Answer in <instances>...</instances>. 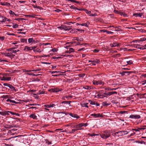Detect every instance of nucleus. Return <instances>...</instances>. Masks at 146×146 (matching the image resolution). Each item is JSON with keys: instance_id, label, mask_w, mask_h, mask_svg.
Returning <instances> with one entry per match:
<instances>
[{"instance_id": "nucleus-47", "label": "nucleus", "mask_w": 146, "mask_h": 146, "mask_svg": "<svg viewBox=\"0 0 146 146\" xmlns=\"http://www.w3.org/2000/svg\"><path fill=\"white\" fill-rule=\"evenodd\" d=\"M103 105L104 106H107L109 105L106 102H105L103 103Z\"/></svg>"}, {"instance_id": "nucleus-64", "label": "nucleus", "mask_w": 146, "mask_h": 146, "mask_svg": "<svg viewBox=\"0 0 146 146\" xmlns=\"http://www.w3.org/2000/svg\"><path fill=\"white\" fill-rule=\"evenodd\" d=\"M146 84V80H144L142 82V85H144Z\"/></svg>"}, {"instance_id": "nucleus-44", "label": "nucleus", "mask_w": 146, "mask_h": 146, "mask_svg": "<svg viewBox=\"0 0 146 146\" xmlns=\"http://www.w3.org/2000/svg\"><path fill=\"white\" fill-rule=\"evenodd\" d=\"M27 16L29 18L32 17L33 18L35 17V15H27Z\"/></svg>"}, {"instance_id": "nucleus-36", "label": "nucleus", "mask_w": 146, "mask_h": 146, "mask_svg": "<svg viewBox=\"0 0 146 146\" xmlns=\"http://www.w3.org/2000/svg\"><path fill=\"white\" fill-rule=\"evenodd\" d=\"M127 64L131 65L133 64V62L132 60H130L127 61Z\"/></svg>"}, {"instance_id": "nucleus-49", "label": "nucleus", "mask_w": 146, "mask_h": 146, "mask_svg": "<svg viewBox=\"0 0 146 146\" xmlns=\"http://www.w3.org/2000/svg\"><path fill=\"white\" fill-rule=\"evenodd\" d=\"M44 93V92L43 91H39L38 93V94H41Z\"/></svg>"}, {"instance_id": "nucleus-28", "label": "nucleus", "mask_w": 146, "mask_h": 146, "mask_svg": "<svg viewBox=\"0 0 146 146\" xmlns=\"http://www.w3.org/2000/svg\"><path fill=\"white\" fill-rule=\"evenodd\" d=\"M76 38L75 39V40H77L78 41H83V39L82 38Z\"/></svg>"}, {"instance_id": "nucleus-9", "label": "nucleus", "mask_w": 146, "mask_h": 146, "mask_svg": "<svg viewBox=\"0 0 146 146\" xmlns=\"http://www.w3.org/2000/svg\"><path fill=\"white\" fill-rule=\"evenodd\" d=\"M11 78L10 77H5L3 76L1 79V80L10 81L11 80Z\"/></svg>"}, {"instance_id": "nucleus-54", "label": "nucleus", "mask_w": 146, "mask_h": 146, "mask_svg": "<svg viewBox=\"0 0 146 146\" xmlns=\"http://www.w3.org/2000/svg\"><path fill=\"white\" fill-rule=\"evenodd\" d=\"M145 38H141L140 40H139V41L142 42L144 41H145Z\"/></svg>"}, {"instance_id": "nucleus-58", "label": "nucleus", "mask_w": 146, "mask_h": 146, "mask_svg": "<svg viewBox=\"0 0 146 146\" xmlns=\"http://www.w3.org/2000/svg\"><path fill=\"white\" fill-rule=\"evenodd\" d=\"M44 107H45L46 108H50V105H44Z\"/></svg>"}, {"instance_id": "nucleus-18", "label": "nucleus", "mask_w": 146, "mask_h": 146, "mask_svg": "<svg viewBox=\"0 0 146 146\" xmlns=\"http://www.w3.org/2000/svg\"><path fill=\"white\" fill-rule=\"evenodd\" d=\"M6 101L7 102H10L12 103H14V104H17V102H15V101L14 100H11L9 99H7L6 100Z\"/></svg>"}, {"instance_id": "nucleus-51", "label": "nucleus", "mask_w": 146, "mask_h": 146, "mask_svg": "<svg viewBox=\"0 0 146 146\" xmlns=\"http://www.w3.org/2000/svg\"><path fill=\"white\" fill-rule=\"evenodd\" d=\"M5 115H9V111H5Z\"/></svg>"}, {"instance_id": "nucleus-15", "label": "nucleus", "mask_w": 146, "mask_h": 146, "mask_svg": "<svg viewBox=\"0 0 146 146\" xmlns=\"http://www.w3.org/2000/svg\"><path fill=\"white\" fill-rule=\"evenodd\" d=\"M89 62H91L92 63H93V62H96V64H98L100 62V61L99 60H88Z\"/></svg>"}, {"instance_id": "nucleus-26", "label": "nucleus", "mask_w": 146, "mask_h": 146, "mask_svg": "<svg viewBox=\"0 0 146 146\" xmlns=\"http://www.w3.org/2000/svg\"><path fill=\"white\" fill-rule=\"evenodd\" d=\"M20 41L22 42H27V39L25 38H21Z\"/></svg>"}, {"instance_id": "nucleus-13", "label": "nucleus", "mask_w": 146, "mask_h": 146, "mask_svg": "<svg viewBox=\"0 0 146 146\" xmlns=\"http://www.w3.org/2000/svg\"><path fill=\"white\" fill-rule=\"evenodd\" d=\"M67 131H68V133H73L74 132L77 131L76 130V129H72L71 131L70 130H69L68 128H67Z\"/></svg>"}, {"instance_id": "nucleus-57", "label": "nucleus", "mask_w": 146, "mask_h": 146, "mask_svg": "<svg viewBox=\"0 0 146 146\" xmlns=\"http://www.w3.org/2000/svg\"><path fill=\"white\" fill-rule=\"evenodd\" d=\"M8 62V61L6 60H1L0 59V62Z\"/></svg>"}, {"instance_id": "nucleus-29", "label": "nucleus", "mask_w": 146, "mask_h": 146, "mask_svg": "<svg viewBox=\"0 0 146 146\" xmlns=\"http://www.w3.org/2000/svg\"><path fill=\"white\" fill-rule=\"evenodd\" d=\"M4 22L6 21L10 22L11 20L9 19H7L6 17H4Z\"/></svg>"}, {"instance_id": "nucleus-42", "label": "nucleus", "mask_w": 146, "mask_h": 146, "mask_svg": "<svg viewBox=\"0 0 146 146\" xmlns=\"http://www.w3.org/2000/svg\"><path fill=\"white\" fill-rule=\"evenodd\" d=\"M73 117L76 118H79L80 117L77 114H74Z\"/></svg>"}, {"instance_id": "nucleus-3", "label": "nucleus", "mask_w": 146, "mask_h": 146, "mask_svg": "<svg viewBox=\"0 0 146 146\" xmlns=\"http://www.w3.org/2000/svg\"><path fill=\"white\" fill-rule=\"evenodd\" d=\"M92 82L93 84L94 85H101L103 86L104 84V82L101 80L98 81L93 80Z\"/></svg>"}, {"instance_id": "nucleus-40", "label": "nucleus", "mask_w": 146, "mask_h": 146, "mask_svg": "<svg viewBox=\"0 0 146 146\" xmlns=\"http://www.w3.org/2000/svg\"><path fill=\"white\" fill-rule=\"evenodd\" d=\"M124 72H125V74H127V75H129L130 74L132 73L133 72L132 71H123Z\"/></svg>"}, {"instance_id": "nucleus-27", "label": "nucleus", "mask_w": 146, "mask_h": 146, "mask_svg": "<svg viewBox=\"0 0 146 146\" xmlns=\"http://www.w3.org/2000/svg\"><path fill=\"white\" fill-rule=\"evenodd\" d=\"M11 53V52L5 53H3V54L5 56L10 57Z\"/></svg>"}, {"instance_id": "nucleus-19", "label": "nucleus", "mask_w": 146, "mask_h": 146, "mask_svg": "<svg viewBox=\"0 0 146 146\" xmlns=\"http://www.w3.org/2000/svg\"><path fill=\"white\" fill-rule=\"evenodd\" d=\"M90 23L88 22H87L86 23H82L81 24V25L82 26H85L86 27H88V25H89Z\"/></svg>"}, {"instance_id": "nucleus-41", "label": "nucleus", "mask_w": 146, "mask_h": 146, "mask_svg": "<svg viewBox=\"0 0 146 146\" xmlns=\"http://www.w3.org/2000/svg\"><path fill=\"white\" fill-rule=\"evenodd\" d=\"M70 1L72 2H74L77 3H80V2L78 1L75 0H70Z\"/></svg>"}, {"instance_id": "nucleus-5", "label": "nucleus", "mask_w": 146, "mask_h": 146, "mask_svg": "<svg viewBox=\"0 0 146 146\" xmlns=\"http://www.w3.org/2000/svg\"><path fill=\"white\" fill-rule=\"evenodd\" d=\"M84 123H81L76 125L75 128L76 129V130L78 131L79 130H81L82 129L80 128L84 126Z\"/></svg>"}, {"instance_id": "nucleus-23", "label": "nucleus", "mask_w": 146, "mask_h": 146, "mask_svg": "<svg viewBox=\"0 0 146 146\" xmlns=\"http://www.w3.org/2000/svg\"><path fill=\"white\" fill-rule=\"evenodd\" d=\"M109 92L108 96H110L111 95L113 94H117V92H115V91L110 92Z\"/></svg>"}, {"instance_id": "nucleus-32", "label": "nucleus", "mask_w": 146, "mask_h": 146, "mask_svg": "<svg viewBox=\"0 0 146 146\" xmlns=\"http://www.w3.org/2000/svg\"><path fill=\"white\" fill-rule=\"evenodd\" d=\"M25 19L24 18H16L15 19V20L18 21H23Z\"/></svg>"}, {"instance_id": "nucleus-17", "label": "nucleus", "mask_w": 146, "mask_h": 146, "mask_svg": "<svg viewBox=\"0 0 146 146\" xmlns=\"http://www.w3.org/2000/svg\"><path fill=\"white\" fill-rule=\"evenodd\" d=\"M70 8L72 9H76L79 11L82 10L79 9H78L74 6V5H72L70 7Z\"/></svg>"}, {"instance_id": "nucleus-31", "label": "nucleus", "mask_w": 146, "mask_h": 146, "mask_svg": "<svg viewBox=\"0 0 146 146\" xmlns=\"http://www.w3.org/2000/svg\"><path fill=\"white\" fill-rule=\"evenodd\" d=\"M88 103H84L82 105L83 107H85L87 108H88Z\"/></svg>"}, {"instance_id": "nucleus-2", "label": "nucleus", "mask_w": 146, "mask_h": 146, "mask_svg": "<svg viewBox=\"0 0 146 146\" xmlns=\"http://www.w3.org/2000/svg\"><path fill=\"white\" fill-rule=\"evenodd\" d=\"M128 133V132L127 131H124L116 132L115 134L116 135H117L119 136L127 134Z\"/></svg>"}, {"instance_id": "nucleus-8", "label": "nucleus", "mask_w": 146, "mask_h": 146, "mask_svg": "<svg viewBox=\"0 0 146 146\" xmlns=\"http://www.w3.org/2000/svg\"><path fill=\"white\" fill-rule=\"evenodd\" d=\"M72 29V26H67L64 25V27L63 28V29L66 31H69Z\"/></svg>"}, {"instance_id": "nucleus-59", "label": "nucleus", "mask_w": 146, "mask_h": 146, "mask_svg": "<svg viewBox=\"0 0 146 146\" xmlns=\"http://www.w3.org/2000/svg\"><path fill=\"white\" fill-rule=\"evenodd\" d=\"M127 111H120L119 113L120 114H123L125 113H127Z\"/></svg>"}, {"instance_id": "nucleus-16", "label": "nucleus", "mask_w": 146, "mask_h": 146, "mask_svg": "<svg viewBox=\"0 0 146 146\" xmlns=\"http://www.w3.org/2000/svg\"><path fill=\"white\" fill-rule=\"evenodd\" d=\"M50 72L52 74H54V73L60 74V73H62V72L60 71H50Z\"/></svg>"}, {"instance_id": "nucleus-50", "label": "nucleus", "mask_w": 146, "mask_h": 146, "mask_svg": "<svg viewBox=\"0 0 146 146\" xmlns=\"http://www.w3.org/2000/svg\"><path fill=\"white\" fill-rule=\"evenodd\" d=\"M5 111H0V114L3 116H5Z\"/></svg>"}, {"instance_id": "nucleus-37", "label": "nucleus", "mask_w": 146, "mask_h": 146, "mask_svg": "<svg viewBox=\"0 0 146 146\" xmlns=\"http://www.w3.org/2000/svg\"><path fill=\"white\" fill-rule=\"evenodd\" d=\"M89 102L90 103V104L91 105H94L96 104L94 102L92 101L91 100H89Z\"/></svg>"}, {"instance_id": "nucleus-24", "label": "nucleus", "mask_w": 146, "mask_h": 146, "mask_svg": "<svg viewBox=\"0 0 146 146\" xmlns=\"http://www.w3.org/2000/svg\"><path fill=\"white\" fill-rule=\"evenodd\" d=\"M134 16H135L136 17H141L142 16V14L141 13H135L134 14Z\"/></svg>"}, {"instance_id": "nucleus-39", "label": "nucleus", "mask_w": 146, "mask_h": 146, "mask_svg": "<svg viewBox=\"0 0 146 146\" xmlns=\"http://www.w3.org/2000/svg\"><path fill=\"white\" fill-rule=\"evenodd\" d=\"M71 128H75V126L76 125H74V123H70Z\"/></svg>"}, {"instance_id": "nucleus-55", "label": "nucleus", "mask_w": 146, "mask_h": 146, "mask_svg": "<svg viewBox=\"0 0 146 146\" xmlns=\"http://www.w3.org/2000/svg\"><path fill=\"white\" fill-rule=\"evenodd\" d=\"M141 130V129L140 128H138L137 129H133V130H135L136 131H138Z\"/></svg>"}, {"instance_id": "nucleus-6", "label": "nucleus", "mask_w": 146, "mask_h": 146, "mask_svg": "<svg viewBox=\"0 0 146 146\" xmlns=\"http://www.w3.org/2000/svg\"><path fill=\"white\" fill-rule=\"evenodd\" d=\"M91 116H94L96 118H98L99 117H103V115H102V114H100V113H97V114H92L91 115Z\"/></svg>"}, {"instance_id": "nucleus-38", "label": "nucleus", "mask_w": 146, "mask_h": 146, "mask_svg": "<svg viewBox=\"0 0 146 146\" xmlns=\"http://www.w3.org/2000/svg\"><path fill=\"white\" fill-rule=\"evenodd\" d=\"M84 11L87 14H90L91 13V11H88L87 9H84Z\"/></svg>"}, {"instance_id": "nucleus-56", "label": "nucleus", "mask_w": 146, "mask_h": 146, "mask_svg": "<svg viewBox=\"0 0 146 146\" xmlns=\"http://www.w3.org/2000/svg\"><path fill=\"white\" fill-rule=\"evenodd\" d=\"M140 49H146V48H145V45L143 46H142L141 47H140Z\"/></svg>"}, {"instance_id": "nucleus-4", "label": "nucleus", "mask_w": 146, "mask_h": 146, "mask_svg": "<svg viewBox=\"0 0 146 146\" xmlns=\"http://www.w3.org/2000/svg\"><path fill=\"white\" fill-rule=\"evenodd\" d=\"M129 117L133 119H138L140 118L141 117L139 115L131 114L129 116Z\"/></svg>"}, {"instance_id": "nucleus-34", "label": "nucleus", "mask_w": 146, "mask_h": 146, "mask_svg": "<svg viewBox=\"0 0 146 146\" xmlns=\"http://www.w3.org/2000/svg\"><path fill=\"white\" fill-rule=\"evenodd\" d=\"M30 117L33 118V119H35L36 117V116L34 114H31Z\"/></svg>"}, {"instance_id": "nucleus-22", "label": "nucleus", "mask_w": 146, "mask_h": 146, "mask_svg": "<svg viewBox=\"0 0 146 146\" xmlns=\"http://www.w3.org/2000/svg\"><path fill=\"white\" fill-rule=\"evenodd\" d=\"M43 50H40V49L39 48H36L35 49H34L33 50V51L35 52H39V53H40Z\"/></svg>"}, {"instance_id": "nucleus-52", "label": "nucleus", "mask_w": 146, "mask_h": 146, "mask_svg": "<svg viewBox=\"0 0 146 146\" xmlns=\"http://www.w3.org/2000/svg\"><path fill=\"white\" fill-rule=\"evenodd\" d=\"M18 26V25L17 24H15L13 26V28H17Z\"/></svg>"}, {"instance_id": "nucleus-45", "label": "nucleus", "mask_w": 146, "mask_h": 146, "mask_svg": "<svg viewBox=\"0 0 146 146\" xmlns=\"http://www.w3.org/2000/svg\"><path fill=\"white\" fill-rule=\"evenodd\" d=\"M41 70L40 69L38 68L36 70H32V71H33V72H37V71H40V70Z\"/></svg>"}, {"instance_id": "nucleus-14", "label": "nucleus", "mask_w": 146, "mask_h": 146, "mask_svg": "<svg viewBox=\"0 0 146 146\" xmlns=\"http://www.w3.org/2000/svg\"><path fill=\"white\" fill-rule=\"evenodd\" d=\"M74 49L72 48H70L68 50L65 51V52L67 53H70L72 52H74Z\"/></svg>"}, {"instance_id": "nucleus-21", "label": "nucleus", "mask_w": 146, "mask_h": 146, "mask_svg": "<svg viewBox=\"0 0 146 146\" xmlns=\"http://www.w3.org/2000/svg\"><path fill=\"white\" fill-rule=\"evenodd\" d=\"M114 12H115V13L119 14L121 15H123V13H122V12H119L116 10H114Z\"/></svg>"}, {"instance_id": "nucleus-30", "label": "nucleus", "mask_w": 146, "mask_h": 146, "mask_svg": "<svg viewBox=\"0 0 146 146\" xmlns=\"http://www.w3.org/2000/svg\"><path fill=\"white\" fill-rule=\"evenodd\" d=\"M9 87L11 89H13V90L16 91L15 88L13 86L10 84Z\"/></svg>"}, {"instance_id": "nucleus-10", "label": "nucleus", "mask_w": 146, "mask_h": 146, "mask_svg": "<svg viewBox=\"0 0 146 146\" xmlns=\"http://www.w3.org/2000/svg\"><path fill=\"white\" fill-rule=\"evenodd\" d=\"M120 44L119 43H117L116 42H114L113 44H110L111 47H113L115 46H119Z\"/></svg>"}, {"instance_id": "nucleus-53", "label": "nucleus", "mask_w": 146, "mask_h": 146, "mask_svg": "<svg viewBox=\"0 0 146 146\" xmlns=\"http://www.w3.org/2000/svg\"><path fill=\"white\" fill-rule=\"evenodd\" d=\"M3 97L5 99L9 98V96L8 95L3 96Z\"/></svg>"}, {"instance_id": "nucleus-11", "label": "nucleus", "mask_w": 146, "mask_h": 146, "mask_svg": "<svg viewBox=\"0 0 146 146\" xmlns=\"http://www.w3.org/2000/svg\"><path fill=\"white\" fill-rule=\"evenodd\" d=\"M71 101H64L62 102L61 103L62 104H64L65 105L68 104L69 106H70V103Z\"/></svg>"}, {"instance_id": "nucleus-1", "label": "nucleus", "mask_w": 146, "mask_h": 146, "mask_svg": "<svg viewBox=\"0 0 146 146\" xmlns=\"http://www.w3.org/2000/svg\"><path fill=\"white\" fill-rule=\"evenodd\" d=\"M100 136L102 138L106 139L110 136V134L109 133L108 131H106L104 132V133L100 134Z\"/></svg>"}, {"instance_id": "nucleus-62", "label": "nucleus", "mask_w": 146, "mask_h": 146, "mask_svg": "<svg viewBox=\"0 0 146 146\" xmlns=\"http://www.w3.org/2000/svg\"><path fill=\"white\" fill-rule=\"evenodd\" d=\"M48 91L52 92H54V90L53 88H52L51 89L48 90Z\"/></svg>"}, {"instance_id": "nucleus-43", "label": "nucleus", "mask_w": 146, "mask_h": 146, "mask_svg": "<svg viewBox=\"0 0 146 146\" xmlns=\"http://www.w3.org/2000/svg\"><path fill=\"white\" fill-rule=\"evenodd\" d=\"M9 14L11 15H13L14 14H15V13L11 10L9 11Z\"/></svg>"}, {"instance_id": "nucleus-35", "label": "nucleus", "mask_w": 146, "mask_h": 146, "mask_svg": "<svg viewBox=\"0 0 146 146\" xmlns=\"http://www.w3.org/2000/svg\"><path fill=\"white\" fill-rule=\"evenodd\" d=\"M28 42L29 43H31V42H33V38H29L28 40Z\"/></svg>"}, {"instance_id": "nucleus-25", "label": "nucleus", "mask_w": 146, "mask_h": 146, "mask_svg": "<svg viewBox=\"0 0 146 146\" xmlns=\"http://www.w3.org/2000/svg\"><path fill=\"white\" fill-rule=\"evenodd\" d=\"M83 88L87 90H90L91 89V86H85L83 87Z\"/></svg>"}, {"instance_id": "nucleus-12", "label": "nucleus", "mask_w": 146, "mask_h": 146, "mask_svg": "<svg viewBox=\"0 0 146 146\" xmlns=\"http://www.w3.org/2000/svg\"><path fill=\"white\" fill-rule=\"evenodd\" d=\"M24 50H26L27 51H31L32 50V47H29L27 46H26L24 49Z\"/></svg>"}, {"instance_id": "nucleus-7", "label": "nucleus", "mask_w": 146, "mask_h": 146, "mask_svg": "<svg viewBox=\"0 0 146 146\" xmlns=\"http://www.w3.org/2000/svg\"><path fill=\"white\" fill-rule=\"evenodd\" d=\"M17 48L16 47H13L12 48H9L7 49V50L8 51H11L12 50H13V51L12 52V53H16L18 51V50L17 51V50H13V49H16Z\"/></svg>"}, {"instance_id": "nucleus-63", "label": "nucleus", "mask_w": 146, "mask_h": 146, "mask_svg": "<svg viewBox=\"0 0 146 146\" xmlns=\"http://www.w3.org/2000/svg\"><path fill=\"white\" fill-rule=\"evenodd\" d=\"M115 30L116 31H118L120 30V28H117V27H115Z\"/></svg>"}, {"instance_id": "nucleus-48", "label": "nucleus", "mask_w": 146, "mask_h": 146, "mask_svg": "<svg viewBox=\"0 0 146 146\" xmlns=\"http://www.w3.org/2000/svg\"><path fill=\"white\" fill-rule=\"evenodd\" d=\"M49 105H50V108L54 107V106H56L54 104L52 103H51V104H50Z\"/></svg>"}, {"instance_id": "nucleus-46", "label": "nucleus", "mask_w": 146, "mask_h": 146, "mask_svg": "<svg viewBox=\"0 0 146 146\" xmlns=\"http://www.w3.org/2000/svg\"><path fill=\"white\" fill-rule=\"evenodd\" d=\"M104 32H106L108 34H112L113 33V32H112L111 31H106H106H104Z\"/></svg>"}, {"instance_id": "nucleus-33", "label": "nucleus", "mask_w": 146, "mask_h": 146, "mask_svg": "<svg viewBox=\"0 0 146 146\" xmlns=\"http://www.w3.org/2000/svg\"><path fill=\"white\" fill-rule=\"evenodd\" d=\"M54 92H57L60 91V89L57 88H53Z\"/></svg>"}, {"instance_id": "nucleus-61", "label": "nucleus", "mask_w": 146, "mask_h": 146, "mask_svg": "<svg viewBox=\"0 0 146 146\" xmlns=\"http://www.w3.org/2000/svg\"><path fill=\"white\" fill-rule=\"evenodd\" d=\"M64 25H61V26L58 27V28H60L61 30L63 29Z\"/></svg>"}, {"instance_id": "nucleus-60", "label": "nucleus", "mask_w": 146, "mask_h": 146, "mask_svg": "<svg viewBox=\"0 0 146 146\" xmlns=\"http://www.w3.org/2000/svg\"><path fill=\"white\" fill-rule=\"evenodd\" d=\"M50 56V55H45V54H43L42 56V57H49Z\"/></svg>"}, {"instance_id": "nucleus-20", "label": "nucleus", "mask_w": 146, "mask_h": 146, "mask_svg": "<svg viewBox=\"0 0 146 146\" xmlns=\"http://www.w3.org/2000/svg\"><path fill=\"white\" fill-rule=\"evenodd\" d=\"M117 88H107L105 89V90H106L110 91L116 90Z\"/></svg>"}]
</instances>
